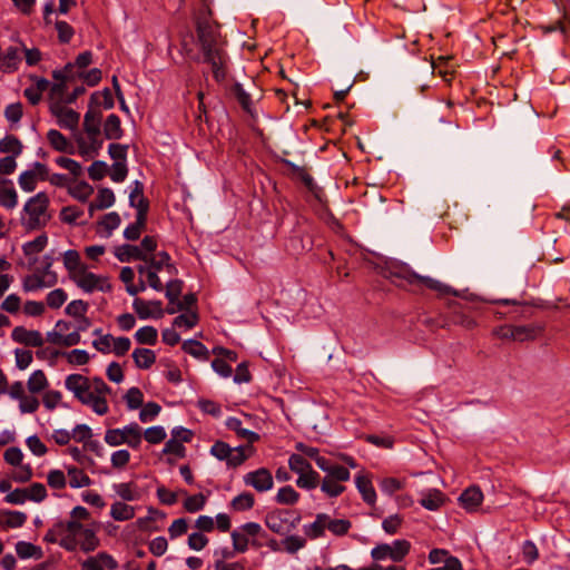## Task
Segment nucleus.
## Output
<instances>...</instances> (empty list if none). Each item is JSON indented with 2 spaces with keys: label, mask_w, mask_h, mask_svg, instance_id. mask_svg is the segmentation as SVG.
Returning <instances> with one entry per match:
<instances>
[{
  "label": "nucleus",
  "mask_w": 570,
  "mask_h": 570,
  "mask_svg": "<svg viewBox=\"0 0 570 570\" xmlns=\"http://www.w3.org/2000/svg\"><path fill=\"white\" fill-rule=\"evenodd\" d=\"M382 275L385 278L391 279L397 286H404L405 284L419 287L424 286L429 289L438 292L440 296H458V292L451 286L443 284L432 277L419 275L407 264L402 262H390L383 269Z\"/></svg>",
  "instance_id": "obj_1"
},
{
  "label": "nucleus",
  "mask_w": 570,
  "mask_h": 570,
  "mask_svg": "<svg viewBox=\"0 0 570 570\" xmlns=\"http://www.w3.org/2000/svg\"><path fill=\"white\" fill-rule=\"evenodd\" d=\"M197 43L204 55L223 48L219 26L214 24L207 17H197L195 20Z\"/></svg>",
  "instance_id": "obj_2"
},
{
  "label": "nucleus",
  "mask_w": 570,
  "mask_h": 570,
  "mask_svg": "<svg viewBox=\"0 0 570 570\" xmlns=\"http://www.w3.org/2000/svg\"><path fill=\"white\" fill-rule=\"evenodd\" d=\"M49 197L45 191H39L28 199L23 207V210L29 216L24 223L27 230H37L43 228L47 225L50 216H48L46 219H41V216L46 214L49 207Z\"/></svg>",
  "instance_id": "obj_3"
},
{
  "label": "nucleus",
  "mask_w": 570,
  "mask_h": 570,
  "mask_svg": "<svg viewBox=\"0 0 570 570\" xmlns=\"http://www.w3.org/2000/svg\"><path fill=\"white\" fill-rule=\"evenodd\" d=\"M411 543L405 539L393 541L392 546L389 543H380L371 551V557L374 560H384L390 558L394 562H401L410 553Z\"/></svg>",
  "instance_id": "obj_4"
},
{
  "label": "nucleus",
  "mask_w": 570,
  "mask_h": 570,
  "mask_svg": "<svg viewBox=\"0 0 570 570\" xmlns=\"http://www.w3.org/2000/svg\"><path fill=\"white\" fill-rule=\"evenodd\" d=\"M277 163L284 164L287 166L291 170V175L295 178H298L306 189L313 194V196L321 200V196L323 195V189L317 186V184L314 181V178L307 173V170L304 167H301L293 161L288 160L285 157H275Z\"/></svg>",
  "instance_id": "obj_5"
},
{
  "label": "nucleus",
  "mask_w": 570,
  "mask_h": 570,
  "mask_svg": "<svg viewBox=\"0 0 570 570\" xmlns=\"http://www.w3.org/2000/svg\"><path fill=\"white\" fill-rule=\"evenodd\" d=\"M284 514H291L289 510L286 509H276L271 512H268L265 515V524L266 527L273 531L274 533H277L279 535H284L288 532H291L293 529H295L296 524L299 522L301 517L296 515V518L291 521L289 525H286L282 521V515Z\"/></svg>",
  "instance_id": "obj_6"
},
{
  "label": "nucleus",
  "mask_w": 570,
  "mask_h": 570,
  "mask_svg": "<svg viewBox=\"0 0 570 570\" xmlns=\"http://www.w3.org/2000/svg\"><path fill=\"white\" fill-rule=\"evenodd\" d=\"M246 485L253 487L257 492H266L274 485L273 475L267 468H259L246 473L243 478Z\"/></svg>",
  "instance_id": "obj_7"
},
{
  "label": "nucleus",
  "mask_w": 570,
  "mask_h": 570,
  "mask_svg": "<svg viewBox=\"0 0 570 570\" xmlns=\"http://www.w3.org/2000/svg\"><path fill=\"white\" fill-rule=\"evenodd\" d=\"M65 386L68 391L72 392L75 397L83 403L87 395H91L94 392L90 391V381L87 376L81 374H70L65 380Z\"/></svg>",
  "instance_id": "obj_8"
},
{
  "label": "nucleus",
  "mask_w": 570,
  "mask_h": 570,
  "mask_svg": "<svg viewBox=\"0 0 570 570\" xmlns=\"http://www.w3.org/2000/svg\"><path fill=\"white\" fill-rule=\"evenodd\" d=\"M11 338L24 346L42 347L43 345L41 333L36 330H27L24 326H16L11 332Z\"/></svg>",
  "instance_id": "obj_9"
},
{
  "label": "nucleus",
  "mask_w": 570,
  "mask_h": 570,
  "mask_svg": "<svg viewBox=\"0 0 570 570\" xmlns=\"http://www.w3.org/2000/svg\"><path fill=\"white\" fill-rule=\"evenodd\" d=\"M483 501V493L476 485L469 487L459 497L460 504L469 512L476 511Z\"/></svg>",
  "instance_id": "obj_10"
},
{
  "label": "nucleus",
  "mask_w": 570,
  "mask_h": 570,
  "mask_svg": "<svg viewBox=\"0 0 570 570\" xmlns=\"http://www.w3.org/2000/svg\"><path fill=\"white\" fill-rule=\"evenodd\" d=\"M115 256L122 263L131 261L147 262L148 254L142 252L139 246L131 244H122L115 248Z\"/></svg>",
  "instance_id": "obj_11"
},
{
  "label": "nucleus",
  "mask_w": 570,
  "mask_h": 570,
  "mask_svg": "<svg viewBox=\"0 0 570 570\" xmlns=\"http://www.w3.org/2000/svg\"><path fill=\"white\" fill-rule=\"evenodd\" d=\"M544 327L535 324L528 325H512V341L517 342H525L535 340L542 332Z\"/></svg>",
  "instance_id": "obj_12"
},
{
  "label": "nucleus",
  "mask_w": 570,
  "mask_h": 570,
  "mask_svg": "<svg viewBox=\"0 0 570 570\" xmlns=\"http://www.w3.org/2000/svg\"><path fill=\"white\" fill-rule=\"evenodd\" d=\"M101 119L102 112L99 109L88 108L83 116V130L88 136H99L101 134Z\"/></svg>",
  "instance_id": "obj_13"
},
{
  "label": "nucleus",
  "mask_w": 570,
  "mask_h": 570,
  "mask_svg": "<svg viewBox=\"0 0 570 570\" xmlns=\"http://www.w3.org/2000/svg\"><path fill=\"white\" fill-rule=\"evenodd\" d=\"M228 430L234 431L239 439H245L249 444H254L261 440V435L248 429L242 426V421L238 417H228L226 420Z\"/></svg>",
  "instance_id": "obj_14"
},
{
  "label": "nucleus",
  "mask_w": 570,
  "mask_h": 570,
  "mask_svg": "<svg viewBox=\"0 0 570 570\" xmlns=\"http://www.w3.org/2000/svg\"><path fill=\"white\" fill-rule=\"evenodd\" d=\"M355 485L362 495V499L368 505H374L376 502V492L372 484V481L366 475H356Z\"/></svg>",
  "instance_id": "obj_15"
},
{
  "label": "nucleus",
  "mask_w": 570,
  "mask_h": 570,
  "mask_svg": "<svg viewBox=\"0 0 570 570\" xmlns=\"http://www.w3.org/2000/svg\"><path fill=\"white\" fill-rule=\"evenodd\" d=\"M47 139L55 150L70 155L75 154L73 145L59 130L50 129L47 132Z\"/></svg>",
  "instance_id": "obj_16"
},
{
  "label": "nucleus",
  "mask_w": 570,
  "mask_h": 570,
  "mask_svg": "<svg viewBox=\"0 0 570 570\" xmlns=\"http://www.w3.org/2000/svg\"><path fill=\"white\" fill-rule=\"evenodd\" d=\"M104 135L106 139L119 140L124 136L120 118L116 114H110L104 122Z\"/></svg>",
  "instance_id": "obj_17"
},
{
  "label": "nucleus",
  "mask_w": 570,
  "mask_h": 570,
  "mask_svg": "<svg viewBox=\"0 0 570 570\" xmlns=\"http://www.w3.org/2000/svg\"><path fill=\"white\" fill-rule=\"evenodd\" d=\"M135 365L141 370L150 368L156 362V354L153 350L139 347L131 354Z\"/></svg>",
  "instance_id": "obj_18"
},
{
  "label": "nucleus",
  "mask_w": 570,
  "mask_h": 570,
  "mask_svg": "<svg viewBox=\"0 0 570 570\" xmlns=\"http://www.w3.org/2000/svg\"><path fill=\"white\" fill-rule=\"evenodd\" d=\"M19 49L17 47H9L3 57L0 56V70L4 73L18 70L19 66Z\"/></svg>",
  "instance_id": "obj_19"
},
{
  "label": "nucleus",
  "mask_w": 570,
  "mask_h": 570,
  "mask_svg": "<svg viewBox=\"0 0 570 570\" xmlns=\"http://www.w3.org/2000/svg\"><path fill=\"white\" fill-rule=\"evenodd\" d=\"M326 521L328 515L326 513L316 514L315 521L311 524L304 525V532L309 539H318L325 534Z\"/></svg>",
  "instance_id": "obj_20"
},
{
  "label": "nucleus",
  "mask_w": 570,
  "mask_h": 570,
  "mask_svg": "<svg viewBox=\"0 0 570 570\" xmlns=\"http://www.w3.org/2000/svg\"><path fill=\"white\" fill-rule=\"evenodd\" d=\"M181 350L198 360L207 361L209 358L208 348L197 340H186L181 345Z\"/></svg>",
  "instance_id": "obj_21"
},
{
  "label": "nucleus",
  "mask_w": 570,
  "mask_h": 570,
  "mask_svg": "<svg viewBox=\"0 0 570 570\" xmlns=\"http://www.w3.org/2000/svg\"><path fill=\"white\" fill-rule=\"evenodd\" d=\"M444 502L445 497L438 489L430 490L426 494H423L422 499L420 500V504L430 511L439 510L444 504Z\"/></svg>",
  "instance_id": "obj_22"
},
{
  "label": "nucleus",
  "mask_w": 570,
  "mask_h": 570,
  "mask_svg": "<svg viewBox=\"0 0 570 570\" xmlns=\"http://www.w3.org/2000/svg\"><path fill=\"white\" fill-rule=\"evenodd\" d=\"M80 277L76 279L77 285L87 293H91L98 286L101 281V276L96 275L92 272H88L86 266L80 269Z\"/></svg>",
  "instance_id": "obj_23"
},
{
  "label": "nucleus",
  "mask_w": 570,
  "mask_h": 570,
  "mask_svg": "<svg viewBox=\"0 0 570 570\" xmlns=\"http://www.w3.org/2000/svg\"><path fill=\"white\" fill-rule=\"evenodd\" d=\"M230 91L235 96V98L237 99V101L240 105V107L243 108V110L245 112L249 114L250 116H253L254 112H253L252 97H250V95L248 92L245 91V89L243 88L242 83L235 82L232 86Z\"/></svg>",
  "instance_id": "obj_24"
},
{
  "label": "nucleus",
  "mask_w": 570,
  "mask_h": 570,
  "mask_svg": "<svg viewBox=\"0 0 570 570\" xmlns=\"http://www.w3.org/2000/svg\"><path fill=\"white\" fill-rule=\"evenodd\" d=\"M110 515L116 521H128L135 517V509L125 502L117 501L111 504Z\"/></svg>",
  "instance_id": "obj_25"
},
{
  "label": "nucleus",
  "mask_w": 570,
  "mask_h": 570,
  "mask_svg": "<svg viewBox=\"0 0 570 570\" xmlns=\"http://www.w3.org/2000/svg\"><path fill=\"white\" fill-rule=\"evenodd\" d=\"M16 552L21 559H40L43 556L42 549L39 546L27 541H18L16 543Z\"/></svg>",
  "instance_id": "obj_26"
},
{
  "label": "nucleus",
  "mask_w": 570,
  "mask_h": 570,
  "mask_svg": "<svg viewBox=\"0 0 570 570\" xmlns=\"http://www.w3.org/2000/svg\"><path fill=\"white\" fill-rule=\"evenodd\" d=\"M114 490L124 501H136L141 497L140 492L137 490L136 483L134 482L115 484Z\"/></svg>",
  "instance_id": "obj_27"
},
{
  "label": "nucleus",
  "mask_w": 570,
  "mask_h": 570,
  "mask_svg": "<svg viewBox=\"0 0 570 570\" xmlns=\"http://www.w3.org/2000/svg\"><path fill=\"white\" fill-rule=\"evenodd\" d=\"M67 473L69 475V484L71 488H83L91 484V479L79 468L68 466Z\"/></svg>",
  "instance_id": "obj_28"
},
{
  "label": "nucleus",
  "mask_w": 570,
  "mask_h": 570,
  "mask_svg": "<svg viewBox=\"0 0 570 570\" xmlns=\"http://www.w3.org/2000/svg\"><path fill=\"white\" fill-rule=\"evenodd\" d=\"M2 184H10L12 185V181L10 179H2L1 180ZM18 204V195H17V191L16 189L13 188V186H10V187H4L2 189H0V205L8 208V209H12L17 206Z\"/></svg>",
  "instance_id": "obj_29"
},
{
  "label": "nucleus",
  "mask_w": 570,
  "mask_h": 570,
  "mask_svg": "<svg viewBox=\"0 0 570 570\" xmlns=\"http://www.w3.org/2000/svg\"><path fill=\"white\" fill-rule=\"evenodd\" d=\"M69 195L81 202L86 203L88 198L94 194V187L85 180L77 183L73 187H69Z\"/></svg>",
  "instance_id": "obj_30"
},
{
  "label": "nucleus",
  "mask_w": 570,
  "mask_h": 570,
  "mask_svg": "<svg viewBox=\"0 0 570 570\" xmlns=\"http://www.w3.org/2000/svg\"><path fill=\"white\" fill-rule=\"evenodd\" d=\"M157 337V328L150 325L142 326L135 333V340L141 345H155Z\"/></svg>",
  "instance_id": "obj_31"
},
{
  "label": "nucleus",
  "mask_w": 570,
  "mask_h": 570,
  "mask_svg": "<svg viewBox=\"0 0 570 570\" xmlns=\"http://www.w3.org/2000/svg\"><path fill=\"white\" fill-rule=\"evenodd\" d=\"M124 435L127 438L125 441L132 449H138L141 444V428L138 423L132 422L124 426Z\"/></svg>",
  "instance_id": "obj_32"
},
{
  "label": "nucleus",
  "mask_w": 570,
  "mask_h": 570,
  "mask_svg": "<svg viewBox=\"0 0 570 570\" xmlns=\"http://www.w3.org/2000/svg\"><path fill=\"white\" fill-rule=\"evenodd\" d=\"M227 61L228 55L224 49H218L203 56V62L210 65L212 71L225 67Z\"/></svg>",
  "instance_id": "obj_33"
},
{
  "label": "nucleus",
  "mask_w": 570,
  "mask_h": 570,
  "mask_svg": "<svg viewBox=\"0 0 570 570\" xmlns=\"http://www.w3.org/2000/svg\"><path fill=\"white\" fill-rule=\"evenodd\" d=\"M299 500V493L292 487L285 485L281 488L275 497L278 504L293 505Z\"/></svg>",
  "instance_id": "obj_34"
},
{
  "label": "nucleus",
  "mask_w": 570,
  "mask_h": 570,
  "mask_svg": "<svg viewBox=\"0 0 570 570\" xmlns=\"http://www.w3.org/2000/svg\"><path fill=\"white\" fill-rule=\"evenodd\" d=\"M48 244V236L46 233L40 234L33 240L27 242L22 245V252L26 256L41 253Z\"/></svg>",
  "instance_id": "obj_35"
},
{
  "label": "nucleus",
  "mask_w": 570,
  "mask_h": 570,
  "mask_svg": "<svg viewBox=\"0 0 570 570\" xmlns=\"http://www.w3.org/2000/svg\"><path fill=\"white\" fill-rule=\"evenodd\" d=\"M22 148L20 139L13 135H7L0 139V153H11L14 156H19L22 153Z\"/></svg>",
  "instance_id": "obj_36"
},
{
  "label": "nucleus",
  "mask_w": 570,
  "mask_h": 570,
  "mask_svg": "<svg viewBox=\"0 0 570 570\" xmlns=\"http://www.w3.org/2000/svg\"><path fill=\"white\" fill-rule=\"evenodd\" d=\"M320 481V474L311 468V470L305 471L298 475L296 480V485L301 489L312 490L315 489Z\"/></svg>",
  "instance_id": "obj_37"
},
{
  "label": "nucleus",
  "mask_w": 570,
  "mask_h": 570,
  "mask_svg": "<svg viewBox=\"0 0 570 570\" xmlns=\"http://www.w3.org/2000/svg\"><path fill=\"white\" fill-rule=\"evenodd\" d=\"M254 504H255V497L250 492H243V493L238 494L237 497H235L230 502V507L235 511L250 510V509H253Z\"/></svg>",
  "instance_id": "obj_38"
},
{
  "label": "nucleus",
  "mask_w": 570,
  "mask_h": 570,
  "mask_svg": "<svg viewBox=\"0 0 570 570\" xmlns=\"http://www.w3.org/2000/svg\"><path fill=\"white\" fill-rule=\"evenodd\" d=\"M81 534L83 538L80 542V549L82 552L88 553L95 551L99 547L100 540L97 537L95 530L86 528Z\"/></svg>",
  "instance_id": "obj_39"
},
{
  "label": "nucleus",
  "mask_w": 570,
  "mask_h": 570,
  "mask_svg": "<svg viewBox=\"0 0 570 570\" xmlns=\"http://www.w3.org/2000/svg\"><path fill=\"white\" fill-rule=\"evenodd\" d=\"M2 514L6 517L4 524L7 525V529L21 528L27 522V514L21 511L4 509Z\"/></svg>",
  "instance_id": "obj_40"
},
{
  "label": "nucleus",
  "mask_w": 570,
  "mask_h": 570,
  "mask_svg": "<svg viewBox=\"0 0 570 570\" xmlns=\"http://www.w3.org/2000/svg\"><path fill=\"white\" fill-rule=\"evenodd\" d=\"M28 390L31 393H39L48 386V380L41 370L35 371L27 383Z\"/></svg>",
  "instance_id": "obj_41"
},
{
  "label": "nucleus",
  "mask_w": 570,
  "mask_h": 570,
  "mask_svg": "<svg viewBox=\"0 0 570 570\" xmlns=\"http://www.w3.org/2000/svg\"><path fill=\"white\" fill-rule=\"evenodd\" d=\"M115 194L108 187H101L98 189L97 197L95 199V207L101 209H107L115 204Z\"/></svg>",
  "instance_id": "obj_42"
},
{
  "label": "nucleus",
  "mask_w": 570,
  "mask_h": 570,
  "mask_svg": "<svg viewBox=\"0 0 570 570\" xmlns=\"http://www.w3.org/2000/svg\"><path fill=\"white\" fill-rule=\"evenodd\" d=\"M351 528L352 523L347 519H331L328 517V521H326V529H328L334 535H345Z\"/></svg>",
  "instance_id": "obj_43"
},
{
  "label": "nucleus",
  "mask_w": 570,
  "mask_h": 570,
  "mask_svg": "<svg viewBox=\"0 0 570 570\" xmlns=\"http://www.w3.org/2000/svg\"><path fill=\"white\" fill-rule=\"evenodd\" d=\"M138 207L136 208V220L132 223L140 230L146 228L148 212H149V200L148 198H140L137 202Z\"/></svg>",
  "instance_id": "obj_44"
},
{
  "label": "nucleus",
  "mask_w": 570,
  "mask_h": 570,
  "mask_svg": "<svg viewBox=\"0 0 570 570\" xmlns=\"http://www.w3.org/2000/svg\"><path fill=\"white\" fill-rule=\"evenodd\" d=\"M184 288V281L179 278L170 279L166 285L165 296L169 304L178 302Z\"/></svg>",
  "instance_id": "obj_45"
},
{
  "label": "nucleus",
  "mask_w": 570,
  "mask_h": 570,
  "mask_svg": "<svg viewBox=\"0 0 570 570\" xmlns=\"http://www.w3.org/2000/svg\"><path fill=\"white\" fill-rule=\"evenodd\" d=\"M82 404L90 405L92 407V411L98 415H105L109 411L106 397L95 395V393H92L91 395H87V399Z\"/></svg>",
  "instance_id": "obj_46"
},
{
  "label": "nucleus",
  "mask_w": 570,
  "mask_h": 570,
  "mask_svg": "<svg viewBox=\"0 0 570 570\" xmlns=\"http://www.w3.org/2000/svg\"><path fill=\"white\" fill-rule=\"evenodd\" d=\"M124 397L129 410H137L144 405V394L136 386L130 387Z\"/></svg>",
  "instance_id": "obj_47"
},
{
  "label": "nucleus",
  "mask_w": 570,
  "mask_h": 570,
  "mask_svg": "<svg viewBox=\"0 0 570 570\" xmlns=\"http://www.w3.org/2000/svg\"><path fill=\"white\" fill-rule=\"evenodd\" d=\"M43 287H46V279L43 278V275L38 273L27 275L22 283L24 292H35Z\"/></svg>",
  "instance_id": "obj_48"
},
{
  "label": "nucleus",
  "mask_w": 570,
  "mask_h": 570,
  "mask_svg": "<svg viewBox=\"0 0 570 570\" xmlns=\"http://www.w3.org/2000/svg\"><path fill=\"white\" fill-rule=\"evenodd\" d=\"M83 215V210L77 206H65L61 208L59 218L62 223L73 225Z\"/></svg>",
  "instance_id": "obj_49"
},
{
  "label": "nucleus",
  "mask_w": 570,
  "mask_h": 570,
  "mask_svg": "<svg viewBox=\"0 0 570 570\" xmlns=\"http://www.w3.org/2000/svg\"><path fill=\"white\" fill-rule=\"evenodd\" d=\"M328 476H325L321 484V490L325 492L330 498H336L345 491V487L337 483Z\"/></svg>",
  "instance_id": "obj_50"
},
{
  "label": "nucleus",
  "mask_w": 570,
  "mask_h": 570,
  "mask_svg": "<svg viewBox=\"0 0 570 570\" xmlns=\"http://www.w3.org/2000/svg\"><path fill=\"white\" fill-rule=\"evenodd\" d=\"M288 466L291 471L297 473L298 475L307 470H311L312 468L311 463L303 455L296 453L289 456Z\"/></svg>",
  "instance_id": "obj_51"
},
{
  "label": "nucleus",
  "mask_w": 570,
  "mask_h": 570,
  "mask_svg": "<svg viewBox=\"0 0 570 570\" xmlns=\"http://www.w3.org/2000/svg\"><path fill=\"white\" fill-rule=\"evenodd\" d=\"M55 27L58 32L59 42L63 45L69 43L75 35L73 28L67 21L62 20L56 21Z\"/></svg>",
  "instance_id": "obj_52"
},
{
  "label": "nucleus",
  "mask_w": 570,
  "mask_h": 570,
  "mask_svg": "<svg viewBox=\"0 0 570 570\" xmlns=\"http://www.w3.org/2000/svg\"><path fill=\"white\" fill-rule=\"evenodd\" d=\"M121 223L120 216L117 212H110L102 216L101 220L98 222L99 226H102L107 230V236H110L112 230L119 227Z\"/></svg>",
  "instance_id": "obj_53"
},
{
  "label": "nucleus",
  "mask_w": 570,
  "mask_h": 570,
  "mask_svg": "<svg viewBox=\"0 0 570 570\" xmlns=\"http://www.w3.org/2000/svg\"><path fill=\"white\" fill-rule=\"evenodd\" d=\"M88 308L89 305L87 302L82 299H75L67 305L65 313L71 317L79 318L86 315Z\"/></svg>",
  "instance_id": "obj_54"
},
{
  "label": "nucleus",
  "mask_w": 570,
  "mask_h": 570,
  "mask_svg": "<svg viewBox=\"0 0 570 570\" xmlns=\"http://www.w3.org/2000/svg\"><path fill=\"white\" fill-rule=\"evenodd\" d=\"M80 115L73 109H67L63 115L58 119V124L61 128H68L71 130L77 129L79 124Z\"/></svg>",
  "instance_id": "obj_55"
},
{
  "label": "nucleus",
  "mask_w": 570,
  "mask_h": 570,
  "mask_svg": "<svg viewBox=\"0 0 570 570\" xmlns=\"http://www.w3.org/2000/svg\"><path fill=\"white\" fill-rule=\"evenodd\" d=\"M170 261V255L167 252L161 250L156 255H148V259L146 263L149 265L151 269L159 272L167 265V262Z\"/></svg>",
  "instance_id": "obj_56"
},
{
  "label": "nucleus",
  "mask_w": 570,
  "mask_h": 570,
  "mask_svg": "<svg viewBox=\"0 0 570 570\" xmlns=\"http://www.w3.org/2000/svg\"><path fill=\"white\" fill-rule=\"evenodd\" d=\"M199 321V315L197 311H189V314H180L176 316L173 321L174 326H186L187 328H193L197 325Z\"/></svg>",
  "instance_id": "obj_57"
},
{
  "label": "nucleus",
  "mask_w": 570,
  "mask_h": 570,
  "mask_svg": "<svg viewBox=\"0 0 570 570\" xmlns=\"http://www.w3.org/2000/svg\"><path fill=\"white\" fill-rule=\"evenodd\" d=\"M206 503V497L202 493L189 495L184 501V509L189 512L194 513L204 508Z\"/></svg>",
  "instance_id": "obj_58"
},
{
  "label": "nucleus",
  "mask_w": 570,
  "mask_h": 570,
  "mask_svg": "<svg viewBox=\"0 0 570 570\" xmlns=\"http://www.w3.org/2000/svg\"><path fill=\"white\" fill-rule=\"evenodd\" d=\"M166 431L160 425H155L146 429L144 433L145 440L150 444H158L166 439Z\"/></svg>",
  "instance_id": "obj_59"
},
{
  "label": "nucleus",
  "mask_w": 570,
  "mask_h": 570,
  "mask_svg": "<svg viewBox=\"0 0 570 570\" xmlns=\"http://www.w3.org/2000/svg\"><path fill=\"white\" fill-rule=\"evenodd\" d=\"M209 452L217 460L226 461L229 458V452H233V448L228 443L218 440L212 445Z\"/></svg>",
  "instance_id": "obj_60"
},
{
  "label": "nucleus",
  "mask_w": 570,
  "mask_h": 570,
  "mask_svg": "<svg viewBox=\"0 0 570 570\" xmlns=\"http://www.w3.org/2000/svg\"><path fill=\"white\" fill-rule=\"evenodd\" d=\"M67 297V293L62 288H56L48 293L46 298L47 305L50 308H59L65 304Z\"/></svg>",
  "instance_id": "obj_61"
},
{
  "label": "nucleus",
  "mask_w": 570,
  "mask_h": 570,
  "mask_svg": "<svg viewBox=\"0 0 570 570\" xmlns=\"http://www.w3.org/2000/svg\"><path fill=\"white\" fill-rule=\"evenodd\" d=\"M23 116V106L20 101L10 104L4 109V117L11 124H17Z\"/></svg>",
  "instance_id": "obj_62"
},
{
  "label": "nucleus",
  "mask_w": 570,
  "mask_h": 570,
  "mask_svg": "<svg viewBox=\"0 0 570 570\" xmlns=\"http://www.w3.org/2000/svg\"><path fill=\"white\" fill-rule=\"evenodd\" d=\"M282 544L284 549L288 553H296L299 549L304 548L306 544V540L298 535H287L284 540H282Z\"/></svg>",
  "instance_id": "obj_63"
},
{
  "label": "nucleus",
  "mask_w": 570,
  "mask_h": 570,
  "mask_svg": "<svg viewBox=\"0 0 570 570\" xmlns=\"http://www.w3.org/2000/svg\"><path fill=\"white\" fill-rule=\"evenodd\" d=\"M403 523L401 514H392L385 518L382 522V528L387 534H395Z\"/></svg>",
  "instance_id": "obj_64"
}]
</instances>
